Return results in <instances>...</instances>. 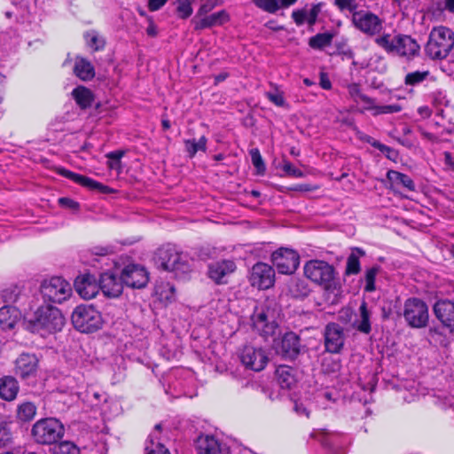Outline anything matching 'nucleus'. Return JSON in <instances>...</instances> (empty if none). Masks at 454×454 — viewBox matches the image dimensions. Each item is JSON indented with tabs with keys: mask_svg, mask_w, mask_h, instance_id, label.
<instances>
[{
	"mask_svg": "<svg viewBox=\"0 0 454 454\" xmlns=\"http://www.w3.org/2000/svg\"><path fill=\"white\" fill-rule=\"evenodd\" d=\"M24 325L32 333H52L63 328L65 318L58 308L42 305L31 317L25 318Z\"/></svg>",
	"mask_w": 454,
	"mask_h": 454,
	"instance_id": "nucleus-1",
	"label": "nucleus"
},
{
	"mask_svg": "<svg viewBox=\"0 0 454 454\" xmlns=\"http://www.w3.org/2000/svg\"><path fill=\"white\" fill-rule=\"evenodd\" d=\"M425 51L432 59H448L454 63V32L442 26L434 27Z\"/></svg>",
	"mask_w": 454,
	"mask_h": 454,
	"instance_id": "nucleus-2",
	"label": "nucleus"
},
{
	"mask_svg": "<svg viewBox=\"0 0 454 454\" xmlns=\"http://www.w3.org/2000/svg\"><path fill=\"white\" fill-rule=\"evenodd\" d=\"M375 43L387 53H393L410 60L418 56L420 46L410 35H397L392 37L389 34L378 36Z\"/></svg>",
	"mask_w": 454,
	"mask_h": 454,
	"instance_id": "nucleus-3",
	"label": "nucleus"
},
{
	"mask_svg": "<svg viewBox=\"0 0 454 454\" xmlns=\"http://www.w3.org/2000/svg\"><path fill=\"white\" fill-rule=\"evenodd\" d=\"M64 433L63 424L53 418L39 419L31 430L34 440L40 444H52L61 439Z\"/></svg>",
	"mask_w": 454,
	"mask_h": 454,
	"instance_id": "nucleus-4",
	"label": "nucleus"
},
{
	"mask_svg": "<svg viewBox=\"0 0 454 454\" xmlns=\"http://www.w3.org/2000/svg\"><path fill=\"white\" fill-rule=\"evenodd\" d=\"M72 324L82 333H93L101 328V313L91 305H79L72 313Z\"/></svg>",
	"mask_w": 454,
	"mask_h": 454,
	"instance_id": "nucleus-5",
	"label": "nucleus"
},
{
	"mask_svg": "<svg viewBox=\"0 0 454 454\" xmlns=\"http://www.w3.org/2000/svg\"><path fill=\"white\" fill-rule=\"evenodd\" d=\"M304 275L313 283L329 290L334 283V268L325 261L310 260L303 268Z\"/></svg>",
	"mask_w": 454,
	"mask_h": 454,
	"instance_id": "nucleus-6",
	"label": "nucleus"
},
{
	"mask_svg": "<svg viewBox=\"0 0 454 454\" xmlns=\"http://www.w3.org/2000/svg\"><path fill=\"white\" fill-rule=\"evenodd\" d=\"M158 262L164 270L175 272L176 275L190 270L188 256L171 246L159 249Z\"/></svg>",
	"mask_w": 454,
	"mask_h": 454,
	"instance_id": "nucleus-7",
	"label": "nucleus"
},
{
	"mask_svg": "<svg viewBox=\"0 0 454 454\" xmlns=\"http://www.w3.org/2000/svg\"><path fill=\"white\" fill-rule=\"evenodd\" d=\"M40 293L44 301L61 303L72 295L71 285L60 277H52L41 283Z\"/></svg>",
	"mask_w": 454,
	"mask_h": 454,
	"instance_id": "nucleus-8",
	"label": "nucleus"
},
{
	"mask_svg": "<svg viewBox=\"0 0 454 454\" xmlns=\"http://www.w3.org/2000/svg\"><path fill=\"white\" fill-rule=\"evenodd\" d=\"M351 21L356 29L367 36H375L383 30V20L375 13L367 10H359L355 12Z\"/></svg>",
	"mask_w": 454,
	"mask_h": 454,
	"instance_id": "nucleus-9",
	"label": "nucleus"
},
{
	"mask_svg": "<svg viewBox=\"0 0 454 454\" xmlns=\"http://www.w3.org/2000/svg\"><path fill=\"white\" fill-rule=\"evenodd\" d=\"M403 317L410 326L425 327L429 319L428 308L420 299L410 298L404 303Z\"/></svg>",
	"mask_w": 454,
	"mask_h": 454,
	"instance_id": "nucleus-10",
	"label": "nucleus"
},
{
	"mask_svg": "<svg viewBox=\"0 0 454 454\" xmlns=\"http://www.w3.org/2000/svg\"><path fill=\"white\" fill-rule=\"evenodd\" d=\"M271 262L278 273L291 275L300 264V256L293 249L281 247L272 253Z\"/></svg>",
	"mask_w": 454,
	"mask_h": 454,
	"instance_id": "nucleus-11",
	"label": "nucleus"
},
{
	"mask_svg": "<svg viewBox=\"0 0 454 454\" xmlns=\"http://www.w3.org/2000/svg\"><path fill=\"white\" fill-rule=\"evenodd\" d=\"M249 283L260 290L272 287L275 283V270L265 262L255 263L249 273Z\"/></svg>",
	"mask_w": 454,
	"mask_h": 454,
	"instance_id": "nucleus-12",
	"label": "nucleus"
},
{
	"mask_svg": "<svg viewBox=\"0 0 454 454\" xmlns=\"http://www.w3.org/2000/svg\"><path fill=\"white\" fill-rule=\"evenodd\" d=\"M252 322L254 328L264 337L274 335L278 329L276 317L268 308L255 310L252 316Z\"/></svg>",
	"mask_w": 454,
	"mask_h": 454,
	"instance_id": "nucleus-13",
	"label": "nucleus"
},
{
	"mask_svg": "<svg viewBox=\"0 0 454 454\" xmlns=\"http://www.w3.org/2000/svg\"><path fill=\"white\" fill-rule=\"evenodd\" d=\"M241 363L247 367L255 372L264 369L268 363V356L265 351L261 348L246 346L239 355Z\"/></svg>",
	"mask_w": 454,
	"mask_h": 454,
	"instance_id": "nucleus-14",
	"label": "nucleus"
},
{
	"mask_svg": "<svg viewBox=\"0 0 454 454\" xmlns=\"http://www.w3.org/2000/svg\"><path fill=\"white\" fill-rule=\"evenodd\" d=\"M149 280V274L145 267L137 264L127 265L121 271V281L132 288H143Z\"/></svg>",
	"mask_w": 454,
	"mask_h": 454,
	"instance_id": "nucleus-15",
	"label": "nucleus"
},
{
	"mask_svg": "<svg viewBox=\"0 0 454 454\" xmlns=\"http://www.w3.org/2000/svg\"><path fill=\"white\" fill-rule=\"evenodd\" d=\"M324 335L326 351L333 354L340 353L345 340L343 328L336 323H329L325 328Z\"/></svg>",
	"mask_w": 454,
	"mask_h": 454,
	"instance_id": "nucleus-16",
	"label": "nucleus"
},
{
	"mask_svg": "<svg viewBox=\"0 0 454 454\" xmlns=\"http://www.w3.org/2000/svg\"><path fill=\"white\" fill-rule=\"evenodd\" d=\"M274 345L277 353L290 359L295 358L301 349L300 338L293 332L285 333L279 340H275Z\"/></svg>",
	"mask_w": 454,
	"mask_h": 454,
	"instance_id": "nucleus-17",
	"label": "nucleus"
},
{
	"mask_svg": "<svg viewBox=\"0 0 454 454\" xmlns=\"http://www.w3.org/2000/svg\"><path fill=\"white\" fill-rule=\"evenodd\" d=\"M74 286L77 294L84 300L96 297L99 292V283L96 277L90 273L78 276Z\"/></svg>",
	"mask_w": 454,
	"mask_h": 454,
	"instance_id": "nucleus-18",
	"label": "nucleus"
},
{
	"mask_svg": "<svg viewBox=\"0 0 454 454\" xmlns=\"http://www.w3.org/2000/svg\"><path fill=\"white\" fill-rule=\"evenodd\" d=\"M433 310L442 325L450 333H454V301L448 299L437 301Z\"/></svg>",
	"mask_w": 454,
	"mask_h": 454,
	"instance_id": "nucleus-19",
	"label": "nucleus"
},
{
	"mask_svg": "<svg viewBox=\"0 0 454 454\" xmlns=\"http://www.w3.org/2000/svg\"><path fill=\"white\" fill-rule=\"evenodd\" d=\"M230 17L226 11L222 10L212 14L199 15L198 12L192 19L194 30H203L215 26H221L229 20Z\"/></svg>",
	"mask_w": 454,
	"mask_h": 454,
	"instance_id": "nucleus-20",
	"label": "nucleus"
},
{
	"mask_svg": "<svg viewBox=\"0 0 454 454\" xmlns=\"http://www.w3.org/2000/svg\"><path fill=\"white\" fill-rule=\"evenodd\" d=\"M198 454H226L227 450L215 437L201 434L195 442Z\"/></svg>",
	"mask_w": 454,
	"mask_h": 454,
	"instance_id": "nucleus-21",
	"label": "nucleus"
},
{
	"mask_svg": "<svg viewBox=\"0 0 454 454\" xmlns=\"http://www.w3.org/2000/svg\"><path fill=\"white\" fill-rule=\"evenodd\" d=\"M236 270V264L233 261L223 260L213 262L208 267V277L216 284L226 283L225 278Z\"/></svg>",
	"mask_w": 454,
	"mask_h": 454,
	"instance_id": "nucleus-22",
	"label": "nucleus"
},
{
	"mask_svg": "<svg viewBox=\"0 0 454 454\" xmlns=\"http://www.w3.org/2000/svg\"><path fill=\"white\" fill-rule=\"evenodd\" d=\"M59 174L62 176H65L76 184H81L82 186L87 187L90 190H97L101 193H110L113 192L111 188L106 185L102 184L90 177L74 173L70 170L65 168H59L58 170Z\"/></svg>",
	"mask_w": 454,
	"mask_h": 454,
	"instance_id": "nucleus-23",
	"label": "nucleus"
},
{
	"mask_svg": "<svg viewBox=\"0 0 454 454\" xmlns=\"http://www.w3.org/2000/svg\"><path fill=\"white\" fill-rule=\"evenodd\" d=\"M123 282L112 272H105L99 280V290L111 298L118 297L122 293Z\"/></svg>",
	"mask_w": 454,
	"mask_h": 454,
	"instance_id": "nucleus-24",
	"label": "nucleus"
},
{
	"mask_svg": "<svg viewBox=\"0 0 454 454\" xmlns=\"http://www.w3.org/2000/svg\"><path fill=\"white\" fill-rule=\"evenodd\" d=\"M320 12V4H313L310 7L305 6L301 9L294 10L292 12V18L297 26L308 23L313 26Z\"/></svg>",
	"mask_w": 454,
	"mask_h": 454,
	"instance_id": "nucleus-25",
	"label": "nucleus"
},
{
	"mask_svg": "<svg viewBox=\"0 0 454 454\" xmlns=\"http://www.w3.org/2000/svg\"><path fill=\"white\" fill-rule=\"evenodd\" d=\"M36 367L37 359L35 356L22 354L16 360L15 373L22 379H27L35 372Z\"/></svg>",
	"mask_w": 454,
	"mask_h": 454,
	"instance_id": "nucleus-26",
	"label": "nucleus"
},
{
	"mask_svg": "<svg viewBox=\"0 0 454 454\" xmlns=\"http://www.w3.org/2000/svg\"><path fill=\"white\" fill-rule=\"evenodd\" d=\"M360 101L364 104V109L372 111L373 115L394 114L402 110V107L396 104L379 106L375 99L366 95L363 96Z\"/></svg>",
	"mask_w": 454,
	"mask_h": 454,
	"instance_id": "nucleus-27",
	"label": "nucleus"
},
{
	"mask_svg": "<svg viewBox=\"0 0 454 454\" xmlns=\"http://www.w3.org/2000/svg\"><path fill=\"white\" fill-rule=\"evenodd\" d=\"M20 311L12 306H4L0 309V328L11 330L14 328L20 319Z\"/></svg>",
	"mask_w": 454,
	"mask_h": 454,
	"instance_id": "nucleus-28",
	"label": "nucleus"
},
{
	"mask_svg": "<svg viewBox=\"0 0 454 454\" xmlns=\"http://www.w3.org/2000/svg\"><path fill=\"white\" fill-rule=\"evenodd\" d=\"M161 429L160 424L154 427V431L149 435L145 442V450L146 454H170L168 450L158 441V434Z\"/></svg>",
	"mask_w": 454,
	"mask_h": 454,
	"instance_id": "nucleus-29",
	"label": "nucleus"
},
{
	"mask_svg": "<svg viewBox=\"0 0 454 454\" xmlns=\"http://www.w3.org/2000/svg\"><path fill=\"white\" fill-rule=\"evenodd\" d=\"M371 316L372 313L367 308L365 301H363L359 307V316L354 321L353 327L356 328L362 333L368 334L372 331L371 326Z\"/></svg>",
	"mask_w": 454,
	"mask_h": 454,
	"instance_id": "nucleus-30",
	"label": "nucleus"
},
{
	"mask_svg": "<svg viewBox=\"0 0 454 454\" xmlns=\"http://www.w3.org/2000/svg\"><path fill=\"white\" fill-rule=\"evenodd\" d=\"M18 381L13 377L0 379V397L6 401H12L19 392Z\"/></svg>",
	"mask_w": 454,
	"mask_h": 454,
	"instance_id": "nucleus-31",
	"label": "nucleus"
},
{
	"mask_svg": "<svg viewBox=\"0 0 454 454\" xmlns=\"http://www.w3.org/2000/svg\"><path fill=\"white\" fill-rule=\"evenodd\" d=\"M276 377L282 388H291L296 382L295 370L287 365H280L276 370Z\"/></svg>",
	"mask_w": 454,
	"mask_h": 454,
	"instance_id": "nucleus-32",
	"label": "nucleus"
},
{
	"mask_svg": "<svg viewBox=\"0 0 454 454\" xmlns=\"http://www.w3.org/2000/svg\"><path fill=\"white\" fill-rule=\"evenodd\" d=\"M74 72L76 76L83 81L91 80L95 75L93 66L83 58H76Z\"/></svg>",
	"mask_w": 454,
	"mask_h": 454,
	"instance_id": "nucleus-33",
	"label": "nucleus"
},
{
	"mask_svg": "<svg viewBox=\"0 0 454 454\" xmlns=\"http://www.w3.org/2000/svg\"><path fill=\"white\" fill-rule=\"evenodd\" d=\"M387 177L394 185H401L411 192L415 191L413 180L403 173L395 170H389L387 173Z\"/></svg>",
	"mask_w": 454,
	"mask_h": 454,
	"instance_id": "nucleus-34",
	"label": "nucleus"
},
{
	"mask_svg": "<svg viewBox=\"0 0 454 454\" xmlns=\"http://www.w3.org/2000/svg\"><path fill=\"white\" fill-rule=\"evenodd\" d=\"M154 293L160 301L170 302L175 300L176 288L171 283L161 280L157 282Z\"/></svg>",
	"mask_w": 454,
	"mask_h": 454,
	"instance_id": "nucleus-35",
	"label": "nucleus"
},
{
	"mask_svg": "<svg viewBox=\"0 0 454 454\" xmlns=\"http://www.w3.org/2000/svg\"><path fill=\"white\" fill-rule=\"evenodd\" d=\"M37 407L32 402H23L17 407L16 417L22 422L31 421L36 414Z\"/></svg>",
	"mask_w": 454,
	"mask_h": 454,
	"instance_id": "nucleus-36",
	"label": "nucleus"
},
{
	"mask_svg": "<svg viewBox=\"0 0 454 454\" xmlns=\"http://www.w3.org/2000/svg\"><path fill=\"white\" fill-rule=\"evenodd\" d=\"M72 94L75 102L81 108L85 109L91 106L93 96L89 89L80 86L75 88Z\"/></svg>",
	"mask_w": 454,
	"mask_h": 454,
	"instance_id": "nucleus-37",
	"label": "nucleus"
},
{
	"mask_svg": "<svg viewBox=\"0 0 454 454\" xmlns=\"http://www.w3.org/2000/svg\"><path fill=\"white\" fill-rule=\"evenodd\" d=\"M363 255H364V252L361 248H355L352 251L347 260L345 271L347 275H356L359 273L361 270L359 256Z\"/></svg>",
	"mask_w": 454,
	"mask_h": 454,
	"instance_id": "nucleus-38",
	"label": "nucleus"
},
{
	"mask_svg": "<svg viewBox=\"0 0 454 454\" xmlns=\"http://www.w3.org/2000/svg\"><path fill=\"white\" fill-rule=\"evenodd\" d=\"M334 35L333 33H319L309 40V45L315 50H323L332 44Z\"/></svg>",
	"mask_w": 454,
	"mask_h": 454,
	"instance_id": "nucleus-39",
	"label": "nucleus"
},
{
	"mask_svg": "<svg viewBox=\"0 0 454 454\" xmlns=\"http://www.w3.org/2000/svg\"><path fill=\"white\" fill-rule=\"evenodd\" d=\"M429 76L430 72L427 70L410 72L404 77V84L407 86H417L426 81Z\"/></svg>",
	"mask_w": 454,
	"mask_h": 454,
	"instance_id": "nucleus-40",
	"label": "nucleus"
},
{
	"mask_svg": "<svg viewBox=\"0 0 454 454\" xmlns=\"http://www.w3.org/2000/svg\"><path fill=\"white\" fill-rule=\"evenodd\" d=\"M207 142V140L204 136H202L198 141L195 139L185 140V149L190 157H193L198 151H206Z\"/></svg>",
	"mask_w": 454,
	"mask_h": 454,
	"instance_id": "nucleus-41",
	"label": "nucleus"
},
{
	"mask_svg": "<svg viewBox=\"0 0 454 454\" xmlns=\"http://www.w3.org/2000/svg\"><path fill=\"white\" fill-rule=\"evenodd\" d=\"M86 43L93 51H100L105 47L106 42L96 31H89L84 35Z\"/></svg>",
	"mask_w": 454,
	"mask_h": 454,
	"instance_id": "nucleus-42",
	"label": "nucleus"
},
{
	"mask_svg": "<svg viewBox=\"0 0 454 454\" xmlns=\"http://www.w3.org/2000/svg\"><path fill=\"white\" fill-rule=\"evenodd\" d=\"M52 454H81L80 449L71 442L64 441L51 449Z\"/></svg>",
	"mask_w": 454,
	"mask_h": 454,
	"instance_id": "nucleus-43",
	"label": "nucleus"
},
{
	"mask_svg": "<svg viewBox=\"0 0 454 454\" xmlns=\"http://www.w3.org/2000/svg\"><path fill=\"white\" fill-rule=\"evenodd\" d=\"M252 2L257 8L269 13H276L279 10L278 0H252Z\"/></svg>",
	"mask_w": 454,
	"mask_h": 454,
	"instance_id": "nucleus-44",
	"label": "nucleus"
},
{
	"mask_svg": "<svg viewBox=\"0 0 454 454\" xmlns=\"http://www.w3.org/2000/svg\"><path fill=\"white\" fill-rule=\"evenodd\" d=\"M175 4L180 19L186 20L192 14L193 10L190 0H176Z\"/></svg>",
	"mask_w": 454,
	"mask_h": 454,
	"instance_id": "nucleus-45",
	"label": "nucleus"
},
{
	"mask_svg": "<svg viewBox=\"0 0 454 454\" xmlns=\"http://www.w3.org/2000/svg\"><path fill=\"white\" fill-rule=\"evenodd\" d=\"M12 433L10 425L6 422L0 423V446L6 447L12 443Z\"/></svg>",
	"mask_w": 454,
	"mask_h": 454,
	"instance_id": "nucleus-46",
	"label": "nucleus"
},
{
	"mask_svg": "<svg viewBox=\"0 0 454 454\" xmlns=\"http://www.w3.org/2000/svg\"><path fill=\"white\" fill-rule=\"evenodd\" d=\"M334 4L340 12H348L351 13L352 17L355 12H359V10H357L358 3L356 0H334Z\"/></svg>",
	"mask_w": 454,
	"mask_h": 454,
	"instance_id": "nucleus-47",
	"label": "nucleus"
},
{
	"mask_svg": "<svg viewBox=\"0 0 454 454\" xmlns=\"http://www.w3.org/2000/svg\"><path fill=\"white\" fill-rule=\"evenodd\" d=\"M359 138L362 141H364V142L370 144L372 147L380 150L383 153L389 154L390 153L393 152V150L389 146L381 144L380 141L375 140L373 137H372L368 135L361 134L359 136ZM387 156L389 157V155H387Z\"/></svg>",
	"mask_w": 454,
	"mask_h": 454,
	"instance_id": "nucleus-48",
	"label": "nucleus"
},
{
	"mask_svg": "<svg viewBox=\"0 0 454 454\" xmlns=\"http://www.w3.org/2000/svg\"><path fill=\"white\" fill-rule=\"evenodd\" d=\"M379 268L378 267H372L366 270L365 272V282L366 285L364 286V290L366 292H373L375 290V279L376 276L378 274Z\"/></svg>",
	"mask_w": 454,
	"mask_h": 454,
	"instance_id": "nucleus-49",
	"label": "nucleus"
},
{
	"mask_svg": "<svg viewBox=\"0 0 454 454\" xmlns=\"http://www.w3.org/2000/svg\"><path fill=\"white\" fill-rule=\"evenodd\" d=\"M250 156L253 165L256 168L259 173H262L265 170V165L260 151L257 148H254L250 151Z\"/></svg>",
	"mask_w": 454,
	"mask_h": 454,
	"instance_id": "nucleus-50",
	"label": "nucleus"
},
{
	"mask_svg": "<svg viewBox=\"0 0 454 454\" xmlns=\"http://www.w3.org/2000/svg\"><path fill=\"white\" fill-rule=\"evenodd\" d=\"M265 95L277 106H284L286 105L283 92L278 91L277 89L273 91H267Z\"/></svg>",
	"mask_w": 454,
	"mask_h": 454,
	"instance_id": "nucleus-51",
	"label": "nucleus"
},
{
	"mask_svg": "<svg viewBox=\"0 0 454 454\" xmlns=\"http://www.w3.org/2000/svg\"><path fill=\"white\" fill-rule=\"evenodd\" d=\"M283 171L287 175L294 177H303L304 174L301 170L295 168L291 162L285 161L282 167Z\"/></svg>",
	"mask_w": 454,
	"mask_h": 454,
	"instance_id": "nucleus-52",
	"label": "nucleus"
},
{
	"mask_svg": "<svg viewBox=\"0 0 454 454\" xmlns=\"http://www.w3.org/2000/svg\"><path fill=\"white\" fill-rule=\"evenodd\" d=\"M348 91L350 97L356 101L358 102L362 99V97L364 96L361 92L360 87L357 83H350L348 85Z\"/></svg>",
	"mask_w": 454,
	"mask_h": 454,
	"instance_id": "nucleus-53",
	"label": "nucleus"
},
{
	"mask_svg": "<svg viewBox=\"0 0 454 454\" xmlns=\"http://www.w3.org/2000/svg\"><path fill=\"white\" fill-rule=\"evenodd\" d=\"M330 434L325 430H318L310 434V437L320 442L324 446H328V437Z\"/></svg>",
	"mask_w": 454,
	"mask_h": 454,
	"instance_id": "nucleus-54",
	"label": "nucleus"
},
{
	"mask_svg": "<svg viewBox=\"0 0 454 454\" xmlns=\"http://www.w3.org/2000/svg\"><path fill=\"white\" fill-rule=\"evenodd\" d=\"M59 203L62 207H69L72 209H77L79 207V204L76 201H74L71 199H68V198L59 199Z\"/></svg>",
	"mask_w": 454,
	"mask_h": 454,
	"instance_id": "nucleus-55",
	"label": "nucleus"
},
{
	"mask_svg": "<svg viewBox=\"0 0 454 454\" xmlns=\"http://www.w3.org/2000/svg\"><path fill=\"white\" fill-rule=\"evenodd\" d=\"M294 411H296V413L300 416H305V417H309V409L302 403H294Z\"/></svg>",
	"mask_w": 454,
	"mask_h": 454,
	"instance_id": "nucleus-56",
	"label": "nucleus"
},
{
	"mask_svg": "<svg viewBox=\"0 0 454 454\" xmlns=\"http://www.w3.org/2000/svg\"><path fill=\"white\" fill-rule=\"evenodd\" d=\"M166 3L167 0H149L148 8L150 11L154 12L160 9Z\"/></svg>",
	"mask_w": 454,
	"mask_h": 454,
	"instance_id": "nucleus-57",
	"label": "nucleus"
},
{
	"mask_svg": "<svg viewBox=\"0 0 454 454\" xmlns=\"http://www.w3.org/2000/svg\"><path fill=\"white\" fill-rule=\"evenodd\" d=\"M146 34L151 37H155L158 35L157 26L154 24L153 20L151 18L148 19V27L146 28Z\"/></svg>",
	"mask_w": 454,
	"mask_h": 454,
	"instance_id": "nucleus-58",
	"label": "nucleus"
},
{
	"mask_svg": "<svg viewBox=\"0 0 454 454\" xmlns=\"http://www.w3.org/2000/svg\"><path fill=\"white\" fill-rule=\"evenodd\" d=\"M265 27L273 31L284 30V27L278 24V22L274 20H269L268 22H266Z\"/></svg>",
	"mask_w": 454,
	"mask_h": 454,
	"instance_id": "nucleus-59",
	"label": "nucleus"
},
{
	"mask_svg": "<svg viewBox=\"0 0 454 454\" xmlns=\"http://www.w3.org/2000/svg\"><path fill=\"white\" fill-rule=\"evenodd\" d=\"M320 85L325 90H329L332 87L330 80L326 77L325 74H322L320 76Z\"/></svg>",
	"mask_w": 454,
	"mask_h": 454,
	"instance_id": "nucleus-60",
	"label": "nucleus"
},
{
	"mask_svg": "<svg viewBox=\"0 0 454 454\" xmlns=\"http://www.w3.org/2000/svg\"><path fill=\"white\" fill-rule=\"evenodd\" d=\"M5 82V76L0 74V103H2L4 100Z\"/></svg>",
	"mask_w": 454,
	"mask_h": 454,
	"instance_id": "nucleus-61",
	"label": "nucleus"
},
{
	"mask_svg": "<svg viewBox=\"0 0 454 454\" xmlns=\"http://www.w3.org/2000/svg\"><path fill=\"white\" fill-rule=\"evenodd\" d=\"M111 252V249L108 247H95L93 249V253L97 255H106Z\"/></svg>",
	"mask_w": 454,
	"mask_h": 454,
	"instance_id": "nucleus-62",
	"label": "nucleus"
},
{
	"mask_svg": "<svg viewBox=\"0 0 454 454\" xmlns=\"http://www.w3.org/2000/svg\"><path fill=\"white\" fill-rule=\"evenodd\" d=\"M121 156H122V153H121V152H112L107 154V157L109 159L115 160L116 163H120V160H121Z\"/></svg>",
	"mask_w": 454,
	"mask_h": 454,
	"instance_id": "nucleus-63",
	"label": "nucleus"
},
{
	"mask_svg": "<svg viewBox=\"0 0 454 454\" xmlns=\"http://www.w3.org/2000/svg\"><path fill=\"white\" fill-rule=\"evenodd\" d=\"M297 0H278V3L280 4L279 9L281 8H287L290 5L294 4Z\"/></svg>",
	"mask_w": 454,
	"mask_h": 454,
	"instance_id": "nucleus-64",
	"label": "nucleus"
}]
</instances>
